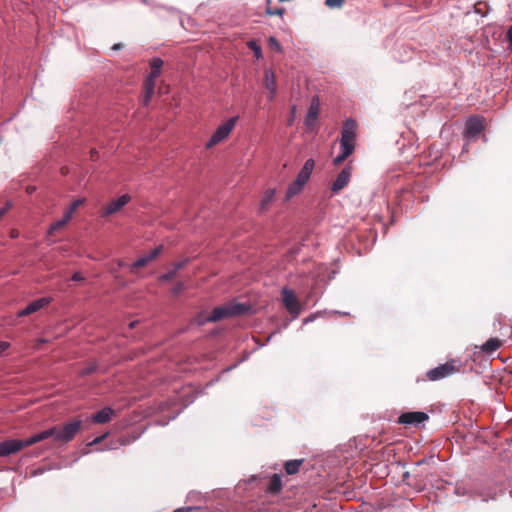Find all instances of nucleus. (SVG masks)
I'll use <instances>...</instances> for the list:
<instances>
[{
    "label": "nucleus",
    "mask_w": 512,
    "mask_h": 512,
    "mask_svg": "<svg viewBox=\"0 0 512 512\" xmlns=\"http://www.w3.org/2000/svg\"><path fill=\"white\" fill-rule=\"evenodd\" d=\"M357 123L353 119H347L342 127L340 139V153L333 160L334 164H340L349 157L355 149Z\"/></svg>",
    "instance_id": "obj_1"
},
{
    "label": "nucleus",
    "mask_w": 512,
    "mask_h": 512,
    "mask_svg": "<svg viewBox=\"0 0 512 512\" xmlns=\"http://www.w3.org/2000/svg\"><path fill=\"white\" fill-rule=\"evenodd\" d=\"M82 421L79 419L66 423L62 427L52 426L45 430L47 438H52L54 442L66 444L74 439L79 432Z\"/></svg>",
    "instance_id": "obj_2"
},
{
    "label": "nucleus",
    "mask_w": 512,
    "mask_h": 512,
    "mask_svg": "<svg viewBox=\"0 0 512 512\" xmlns=\"http://www.w3.org/2000/svg\"><path fill=\"white\" fill-rule=\"evenodd\" d=\"M250 310V306L244 303L232 302L222 306L215 307L210 314V320L217 322L219 320L243 315Z\"/></svg>",
    "instance_id": "obj_3"
},
{
    "label": "nucleus",
    "mask_w": 512,
    "mask_h": 512,
    "mask_svg": "<svg viewBox=\"0 0 512 512\" xmlns=\"http://www.w3.org/2000/svg\"><path fill=\"white\" fill-rule=\"evenodd\" d=\"M282 303L291 314L292 320L298 318L302 311V306L296 297L295 293L288 287H283L281 290Z\"/></svg>",
    "instance_id": "obj_4"
},
{
    "label": "nucleus",
    "mask_w": 512,
    "mask_h": 512,
    "mask_svg": "<svg viewBox=\"0 0 512 512\" xmlns=\"http://www.w3.org/2000/svg\"><path fill=\"white\" fill-rule=\"evenodd\" d=\"M457 370L456 361L452 359L430 369L427 371L426 376L430 381H438L453 375Z\"/></svg>",
    "instance_id": "obj_5"
},
{
    "label": "nucleus",
    "mask_w": 512,
    "mask_h": 512,
    "mask_svg": "<svg viewBox=\"0 0 512 512\" xmlns=\"http://www.w3.org/2000/svg\"><path fill=\"white\" fill-rule=\"evenodd\" d=\"M237 119H238L237 116L232 117L229 120H227L225 123L220 125L215 130V132L211 135L210 139L207 141L206 147L207 148H211L214 145H216V144L220 143L221 141L225 140L229 136L231 131L233 130V128H234V126L236 124Z\"/></svg>",
    "instance_id": "obj_6"
},
{
    "label": "nucleus",
    "mask_w": 512,
    "mask_h": 512,
    "mask_svg": "<svg viewBox=\"0 0 512 512\" xmlns=\"http://www.w3.org/2000/svg\"><path fill=\"white\" fill-rule=\"evenodd\" d=\"M484 120L483 116H473L466 121L465 130L463 132V136L466 140H473L482 132Z\"/></svg>",
    "instance_id": "obj_7"
},
{
    "label": "nucleus",
    "mask_w": 512,
    "mask_h": 512,
    "mask_svg": "<svg viewBox=\"0 0 512 512\" xmlns=\"http://www.w3.org/2000/svg\"><path fill=\"white\" fill-rule=\"evenodd\" d=\"M428 419V415L425 412L414 411L402 413L398 418V423L403 425H414L417 426Z\"/></svg>",
    "instance_id": "obj_8"
},
{
    "label": "nucleus",
    "mask_w": 512,
    "mask_h": 512,
    "mask_svg": "<svg viewBox=\"0 0 512 512\" xmlns=\"http://www.w3.org/2000/svg\"><path fill=\"white\" fill-rule=\"evenodd\" d=\"M51 301H52L51 297H42V298L36 299V300L32 301L31 303H29L25 308L19 310L17 315L19 317H24V316L33 314V313L39 311L40 309H42L43 307H45L46 305L50 304Z\"/></svg>",
    "instance_id": "obj_9"
},
{
    "label": "nucleus",
    "mask_w": 512,
    "mask_h": 512,
    "mask_svg": "<svg viewBox=\"0 0 512 512\" xmlns=\"http://www.w3.org/2000/svg\"><path fill=\"white\" fill-rule=\"evenodd\" d=\"M162 246L155 247L147 254L139 257L133 264L129 266L130 273H134L137 268L144 267L153 261L161 252Z\"/></svg>",
    "instance_id": "obj_10"
},
{
    "label": "nucleus",
    "mask_w": 512,
    "mask_h": 512,
    "mask_svg": "<svg viewBox=\"0 0 512 512\" xmlns=\"http://www.w3.org/2000/svg\"><path fill=\"white\" fill-rule=\"evenodd\" d=\"M352 169L347 166L344 167L341 172L337 175L336 179L333 181L331 185L332 193H338L344 187H346L350 181Z\"/></svg>",
    "instance_id": "obj_11"
},
{
    "label": "nucleus",
    "mask_w": 512,
    "mask_h": 512,
    "mask_svg": "<svg viewBox=\"0 0 512 512\" xmlns=\"http://www.w3.org/2000/svg\"><path fill=\"white\" fill-rule=\"evenodd\" d=\"M23 449L21 440L9 439L0 442V457H6Z\"/></svg>",
    "instance_id": "obj_12"
},
{
    "label": "nucleus",
    "mask_w": 512,
    "mask_h": 512,
    "mask_svg": "<svg viewBox=\"0 0 512 512\" xmlns=\"http://www.w3.org/2000/svg\"><path fill=\"white\" fill-rule=\"evenodd\" d=\"M130 196L128 194H123L118 197L116 200L110 202L103 212V216L112 215L118 212L122 207H124L129 201Z\"/></svg>",
    "instance_id": "obj_13"
},
{
    "label": "nucleus",
    "mask_w": 512,
    "mask_h": 512,
    "mask_svg": "<svg viewBox=\"0 0 512 512\" xmlns=\"http://www.w3.org/2000/svg\"><path fill=\"white\" fill-rule=\"evenodd\" d=\"M264 84L269 91V100H273L277 94L276 76L272 69H266L264 73Z\"/></svg>",
    "instance_id": "obj_14"
},
{
    "label": "nucleus",
    "mask_w": 512,
    "mask_h": 512,
    "mask_svg": "<svg viewBox=\"0 0 512 512\" xmlns=\"http://www.w3.org/2000/svg\"><path fill=\"white\" fill-rule=\"evenodd\" d=\"M306 184H307L306 182H304L296 177V179L291 184H289V186L287 188V191L285 194V200L289 201L291 198L298 195L303 190V188Z\"/></svg>",
    "instance_id": "obj_15"
},
{
    "label": "nucleus",
    "mask_w": 512,
    "mask_h": 512,
    "mask_svg": "<svg viewBox=\"0 0 512 512\" xmlns=\"http://www.w3.org/2000/svg\"><path fill=\"white\" fill-rule=\"evenodd\" d=\"M314 168H315V161L312 158L307 159L305 161L303 167L297 174V178H299L300 180L307 183L311 177V174H312Z\"/></svg>",
    "instance_id": "obj_16"
},
{
    "label": "nucleus",
    "mask_w": 512,
    "mask_h": 512,
    "mask_svg": "<svg viewBox=\"0 0 512 512\" xmlns=\"http://www.w3.org/2000/svg\"><path fill=\"white\" fill-rule=\"evenodd\" d=\"M314 168H315V161L312 158L307 159L305 161L303 167L297 174V178H299L300 180L307 183L311 177V174H312Z\"/></svg>",
    "instance_id": "obj_17"
},
{
    "label": "nucleus",
    "mask_w": 512,
    "mask_h": 512,
    "mask_svg": "<svg viewBox=\"0 0 512 512\" xmlns=\"http://www.w3.org/2000/svg\"><path fill=\"white\" fill-rule=\"evenodd\" d=\"M319 113V105L314 102L310 105L308 113L305 118V125L308 129H311L315 126V123L318 119Z\"/></svg>",
    "instance_id": "obj_18"
},
{
    "label": "nucleus",
    "mask_w": 512,
    "mask_h": 512,
    "mask_svg": "<svg viewBox=\"0 0 512 512\" xmlns=\"http://www.w3.org/2000/svg\"><path fill=\"white\" fill-rule=\"evenodd\" d=\"M114 410L110 407H105L93 415L92 420L95 423L104 424L111 420Z\"/></svg>",
    "instance_id": "obj_19"
},
{
    "label": "nucleus",
    "mask_w": 512,
    "mask_h": 512,
    "mask_svg": "<svg viewBox=\"0 0 512 512\" xmlns=\"http://www.w3.org/2000/svg\"><path fill=\"white\" fill-rule=\"evenodd\" d=\"M501 346V341L497 338H490L481 346V351L486 354H492Z\"/></svg>",
    "instance_id": "obj_20"
},
{
    "label": "nucleus",
    "mask_w": 512,
    "mask_h": 512,
    "mask_svg": "<svg viewBox=\"0 0 512 512\" xmlns=\"http://www.w3.org/2000/svg\"><path fill=\"white\" fill-rule=\"evenodd\" d=\"M304 462V459H293V460H288L285 462V472L288 474V475H294L296 474L299 469H300V466L302 465V463Z\"/></svg>",
    "instance_id": "obj_21"
},
{
    "label": "nucleus",
    "mask_w": 512,
    "mask_h": 512,
    "mask_svg": "<svg viewBox=\"0 0 512 512\" xmlns=\"http://www.w3.org/2000/svg\"><path fill=\"white\" fill-rule=\"evenodd\" d=\"M150 66H151V72H150L149 76L151 79H156L161 73V68L163 66V60L159 57H154L150 62Z\"/></svg>",
    "instance_id": "obj_22"
},
{
    "label": "nucleus",
    "mask_w": 512,
    "mask_h": 512,
    "mask_svg": "<svg viewBox=\"0 0 512 512\" xmlns=\"http://www.w3.org/2000/svg\"><path fill=\"white\" fill-rule=\"evenodd\" d=\"M46 439H48V438H47L45 430H43L39 433H36V434L30 436L29 438H27L25 440H21V442H22L23 448H24V447L31 446L35 443H38V442L46 440Z\"/></svg>",
    "instance_id": "obj_23"
},
{
    "label": "nucleus",
    "mask_w": 512,
    "mask_h": 512,
    "mask_svg": "<svg viewBox=\"0 0 512 512\" xmlns=\"http://www.w3.org/2000/svg\"><path fill=\"white\" fill-rule=\"evenodd\" d=\"M275 194H276V190L274 188H271V189H268L265 191L263 199L261 200V203H260L261 211H264L266 209V206L273 201Z\"/></svg>",
    "instance_id": "obj_24"
},
{
    "label": "nucleus",
    "mask_w": 512,
    "mask_h": 512,
    "mask_svg": "<svg viewBox=\"0 0 512 512\" xmlns=\"http://www.w3.org/2000/svg\"><path fill=\"white\" fill-rule=\"evenodd\" d=\"M282 488V478L279 474H274L271 478L268 490L270 492H279Z\"/></svg>",
    "instance_id": "obj_25"
},
{
    "label": "nucleus",
    "mask_w": 512,
    "mask_h": 512,
    "mask_svg": "<svg viewBox=\"0 0 512 512\" xmlns=\"http://www.w3.org/2000/svg\"><path fill=\"white\" fill-rule=\"evenodd\" d=\"M155 88V79H151L150 76H148L146 82H145V90H146V96H145V104H147L154 93Z\"/></svg>",
    "instance_id": "obj_26"
},
{
    "label": "nucleus",
    "mask_w": 512,
    "mask_h": 512,
    "mask_svg": "<svg viewBox=\"0 0 512 512\" xmlns=\"http://www.w3.org/2000/svg\"><path fill=\"white\" fill-rule=\"evenodd\" d=\"M248 47L253 51L254 53V57L259 60L262 58V49L261 47L256 43L255 40H250L248 43H247Z\"/></svg>",
    "instance_id": "obj_27"
},
{
    "label": "nucleus",
    "mask_w": 512,
    "mask_h": 512,
    "mask_svg": "<svg viewBox=\"0 0 512 512\" xmlns=\"http://www.w3.org/2000/svg\"><path fill=\"white\" fill-rule=\"evenodd\" d=\"M98 369V365L97 363H90L89 365H87L85 368L81 369L79 371V376L80 377H85L87 375H90L94 372H96Z\"/></svg>",
    "instance_id": "obj_28"
},
{
    "label": "nucleus",
    "mask_w": 512,
    "mask_h": 512,
    "mask_svg": "<svg viewBox=\"0 0 512 512\" xmlns=\"http://www.w3.org/2000/svg\"><path fill=\"white\" fill-rule=\"evenodd\" d=\"M195 322L198 326H202L208 322H212L210 320V315H206L205 313H199L196 317H195Z\"/></svg>",
    "instance_id": "obj_29"
},
{
    "label": "nucleus",
    "mask_w": 512,
    "mask_h": 512,
    "mask_svg": "<svg viewBox=\"0 0 512 512\" xmlns=\"http://www.w3.org/2000/svg\"><path fill=\"white\" fill-rule=\"evenodd\" d=\"M65 220H57L55 222H53L51 225H50V228H49V233H53L57 230H59L60 228H62L63 226H65Z\"/></svg>",
    "instance_id": "obj_30"
},
{
    "label": "nucleus",
    "mask_w": 512,
    "mask_h": 512,
    "mask_svg": "<svg viewBox=\"0 0 512 512\" xmlns=\"http://www.w3.org/2000/svg\"><path fill=\"white\" fill-rule=\"evenodd\" d=\"M269 45H270L271 49H274L278 52H280L282 50L280 43L277 41V39L274 36H271L269 38Z\"/></svg>",
    "instance_id": "obj_31"
},
{
    "label": "nucleus",
    "mask_w": 512,
    "mask_h": 512,
    "mask_svg": "<svg viewBox=\"0 0 512 512\" xmlns=\"http://www.w3.org/2000/svg\"><path fill=\"white\" fill-rule=\"evenodd\" d=\"M344 0H325V4L329 8H340L343 4Z\"/></svg>",
    "instance_id": "obj_32"
},
{
    "label": "nucleus",
    "mask_w": 512,
    "mask_h": 512,
    "mask_svg": "<svg viewBox=\"0 0 512 512\" xmlns=\"http://www.w3.org/2000/svg\"><path fill=\"white\" fill-rule=\"evenodd\" d=\"M283 13H284L283 8H276V9L267 8L266 9V14H268L270 16H274V15L282 16Z\"/></svg>",
    "instance_id": "obj_33"
},
{
    "label": "nucleus",
    "mask_w": 512,
    "mask_h": 512,
    "mask_svg": "<svg viewBox=\"0 0 512 512\" xmlns=\"http://www.w3.org/2000/svg\"><path fill=\"white\" fill-rule=\"evenodd\" d=\"M176 275L175 270H170L169 272L163 274L160 276L161 281H169Z\"/></svg>",
    "instance_id": "obj_34"
},
{
    "label": "nucleus",
    "mask_w": 512,
    "mask_h": 512,
    "mask_svg": "<svg viewBox=\"0 0 512 512\" xmlns=\"http://www.w3.org/2000/svg\"><path fill=\"white\" fill-rule=\"evenodd\" d=\"M320 314V312H317V313H313V314H310L308 317H306L305 319H303V324L306 325L310 322H313L317 316Z\"/></svg>",
    "instance_id": "obj_35"
},
{
    "label": "nucleus",
    "mask_w": 512,
    "mask_h": 512,
    "mask_svg": "<svg viewBox=\"0 0 512 512\" xmlns=\"http://www.w3.org/2000/svg\"><path fill=\"white\" fill-rule=\"evenodd\" d=\"M10 347V343L6 341H0V355Z\"/></svg>",
    "instance_id": "obj_36"
},
{
    "label": "nucleus",
    "mask_w": 512,
    "mask_h": 512,
    "mask_svg": "<svg viewBox=\"0 0 512 512\" xmlns=\"http://www.w3.org/2000/svg\"><path fill=\"white\" fill-rule=\"evenodd\" d=\"M183 289H184V285H183V283H178V284L173 288V294H174V295H177V294H179Z\"/></svg>",
    "instance_id": "obj_37"
},
{
    "label": "nucleus",
    "mask_w": 512,
    "mask_h": 512,
    "mask_svg": "<svg viewBox=\"0 0 512 512\" xmlns=\"http://www.w3.org/2000/svg\"><path fill=\"white\" fill-rule=\"evenodd\" d=\"M81 200H77V201H74L70 207H69V211H71L72 213H74V211L77 209V207L81 204Z\"/></svg>",
    "instance_id": "obj_38"
},
{
    "label": "nucleus",
    "mask_w": 512,
    "mask_h": 512,
    "mask_svg": "<svg viewBox=\"0 0 512 512\" xmlns=\"http://www.w3.org/2000/svg\"><path fill=\"white\" fill-rule=\"evenodd\" d=\"M72 215H73V213L71 211L67 210L64 213L63 217L61 218V220H65V224H66L71 219Z\"/></svg>",
    "instance_id": "obj_39"
},
{
    "label": "nucleus",
    "mask_w": 512,
    "mask_h": 512,
    "mask_svg": "<svg viewBox=\"0 0 512 512\" xmlns=\"http://www.w3.org/2000/svg\"><path fill=\"white\" fill-rule=\"evenodd\" d=\"M187 260H184V261H181V262H178L174 265V268L173 270H175V272L177 273L178 270H180L181 268L184 267V265L186 264Z\"/></svg>",
    "instance_id": "obj_40"
},
{
    "label": "nucleus",
    "mask_w": 512,
    "mask_h": 512,
    "mask_svg": "<svg viewBox=\"0 0 512 512\" xmlns=\"http://www.w3.org/2000/svg\"><path fill=\"white\" fill-rule=\"evenodd\" d=\"M73 281H83L84 280V277L81 275V273L79 272H76L72 275V278H71Z\"/></svg>",
    "instance_id": "obj_41"
},
{
    "label": "nucleus",
    "mask_w": 512,
    "mask_h": 512,
    "mask_svg": "<svg viewBox=\"0 0 512 512\" xmlns=\"http://www.w3.org/2000/svg\"><path fill=\"white\" fill-rule=\"evenodd\" d=\"M106 435L107 434H104L102 436L96 437L91 443H89V445H94V444L100 443L106 437Z\"/></svg>",
    "instance_id": "obj_42"
},
{
    "label": "nucleus",
    "mask_w": 512,
    "mask_h": 512,
    "mask_svg": "<svg viewBox=\"0 0 512 512\" xmlns=\"http://www.w3.org/2000/svg\"><path fill=\"white\" fill-rule=\"evenodd\" d=\"M193 509H194L193 507H181V508L176 509L174 512H190Z\"/></svg>",
    "instance_id": "obj_43"
},
{
    "label": "nucleus",
    "mask_w": 512,
    "mask_h": 512,
    "mask_svg": "<svg viewBox=\"0 0 512 512\" xmlns=\"http://www.w3.org/2000/svg\"><path fill=\"white\" fill-rule=\"evenodd\" d=\"M507 39L509 43L512 45V26L507 31Z\"/></svg>",
    "instance_id": "obj_44"
},
{
    "label": "nucleus",
    "mask_w": 512,
    "mask_h": 512,
    "mask_svg": "<svg viewBox=\"0 0 512 512\" xmlns=\"http://www.w3.org/2000/svg\"><path fill=\"white\" fill-rule=\"evenodd\" d=\"M117 266H118V268H122V267L126 266V263L124 261H122V260H118Z\"/></svg>",
    "instance_id": "obj_45"
},
{
    "label": "nucleus",
    "mask_w": 512,
    "mask_h": 512,
    "mask_svg": "<svg viewBox=\"0 0 512 512\" xmlns=\"http://www.w3.org/2000/svg\"><path fill=\"white\" fill-rule=\"evenodd\" d=\"M10 207V205H8L6 208L4 209H1L0 210V218L5 214L6 210Z\"/></svg>",
    "instance_id": "obj_46"
},
{
    "label": "nucleus",
    "mask_w": 512,
    "mask_h": 512,
    "mask_svg": "<svg viewBox=\"0 0 512 512\" xmlns=\"http://www.w3.org/2000/svg\"><path fill=\"white\" fill-rule=\"evenodd\" d=\"M10 207V205H8L6 208L4 209H1L0 210V218L5 214L6 210Z\"/></svg>",
    "instance_id": "obj_47"
},
{
    "label": "nucleus",
    "mask_w": 512,
    "mask_h": 512,
    "mask_svg": "<svg viewBox=\"0 0 512 512\" xmlns=\"http://www.w3.org/2000/svg\"><path fill=\"white\" fill-rule=\"evenodd\" d=\"M113 50H119L121 49V45L120 44H115L113 47H112Z\"/></svg>",
    "instance_id": "obj_48"
},
{
    "label": "nucleus",
    "mask_w": 512,
    "mask_h": 512,
    "mask_svg": "<svg viewBox=\"0 0 512 512\" xmlns=\"http://www.w3.org/2000/svg\"><path fill=\"white\" fill-rule=\"evenodd\" d=\"M275 334H276V332L271 333V334L268 336L267 340H268V341H270V340H271V338H272Z\"/></svg>",
    "instance_id": "obj_49"
},
{
    "label": "nucleus",
    "mask_w": 512,
    "mask_h": 512,
    "mask_svg": "<svg viewBox=\"0 0 512 512\" xmlns=\"http://www.w3.org/2000/svg\"><path fill=\"white\" fill-rule=\"evenodd\" d=\"M111 273L115 275V277H117L116 273H117V270L116 269H112L111 270Z\"/></svg>",
    "instance_id": "obj_50"
},
{
    "label": "nucleus",
    "mask_w": 512,
    "mask_h": 512,
    "mask_svg": "<svg viewBox=\"0 0 512 512\" xmlns=\"http://www.w3.org/2000/svg\"><path fill=\"white\" fill-rule=\"evenodd\" d=\"M39 342L40 343H46L47 341L45 339H40Z\"/></svg>",
    "instance_id": "obj_51"
},
{
    "label": "nucleus",
    "mask_w": 512,
    "mask_h": 512,
    "mask_svg": "<svg viewBox=\"0 0 512 512\" xmlns=\"http://www.w3.org/2000/svg\"><path fill=\"white\" fill-rule=\"evenodd\" d=\"M134 325H135V322H131V323L129 324V326H130L131 328H132V327H134Z\"/></svg>",
    "instance_id": "obj_52"
}]
</instances>
